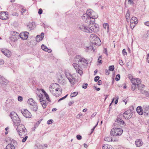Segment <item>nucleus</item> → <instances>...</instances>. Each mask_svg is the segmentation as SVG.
Here are the masks:
<instances>
[{
  "label": "nucleus",
  "instance_id": "obj_11",
  "mask_svg": "<svg viewBox=\"0 0 149 149\" xmlns=\"http://www.w3.org/2000/svg\"><path fill=\"white\" fill-rule=\"evenodd\" d=\"M65 74L69 82L71 84L74 85L76 81L75 79L74 78V74L71 75L69 73H66Z\"/></svg>",
  "mask_w": 149,
  "mask_h": 149
},
{
  "label": "nucleus",
  "instance_id": "obj_19",
  "mask_svg": "<svg viewBox=\"0 0 149 149\" xmlns=\"http://www.w3.org/2000/svg\"><path fill=\"white\" fill-rule=\"evenodd\" d=\"M1 51L3 54L8 57H9L10 56L11 53L7 49H3L1 50Z\"/></svg>",
  "mask_w": 149,
  "mask_h": 149
},
{
  "label": "nucleus",
  "instance_id": "obj_53",
  "mask_svg": "<svg viewBox=\"0 0 149 149\" xmlns=\"http://www.w3.org/2000/svg\"><path fill=\"white\" fill-rule=\"evenodd\" d=\"M96 114V112L94 113L91 116V118L92 119L93 118Z\"/></svg>",
  "mask_w": 149,
  "mask_h": 149
},
{
  "label": "nucleus",
  "instance_id": "obj_14",
  "mask_svg": "<svg viewBox=\"0 0 149 149\" xmlns=\"http://www.w3.org/2000/svg\"><path fill=\"white\" fill-rule=\"evenodd\" d=\"M21 113L26 118H30L31 117L32 115L31 113L27 109L21 110Z\"/></svg>",
  "mask_w": 149,
  "mask_h": 149
},
{
  "label": "nucleus",
  "instance_id": "obj_25",
  "mask_svg": "<svg viewBox=\"0 0 149 149\" xmlns=\"http://www.w3.org/2000/svg\"><path fill=\"white\" fill-rule=\"evenodd\" d=\"M41 48L44 51L48 53H50L52 52L51 49H49L46 46L43 44L41 45Z\"/></svg>",
  "mask_w": 149,
  "mask_h": 149
},
{
  "label": "nucleus",
  "instance_id": "obj_30",
  "mask_svg": "<svg viewBox=\"0 0 149 149\" xmlns=\"http://www.w3.org/2000/svg\"><path fill=\"white\" fill-rule=\"evenodd\" d=\"M6 149H15V148L13 144H9L6 146Z\"/></svg>",
  "mask_w": 149,
  "mask_h": 149
},
{
  "label": "nucleus",
  "instance_id": "obj_31",
  "mask_svg": "<svg viewBox=\"0 0 149 149\" xmlns=\"http://www.w3.org/2000/svg\"><path fill=\"white\" fill-rule=\"evenodd\" d=\"M56 93L54 94V95L58 97L61 95L62 93L61 89L58 88V90L57 91H56Z\"/></svg>",
  "mask_w": 149,
  "mask_h": 149
},
{
  "label": "nucleus",
  "instance_id": "obj_7",
  "mask_svg": "<svg viewBox=\"0 0 149 149\" xmlns=\"http://www.w3.org/2000/svg\"><path fill=\"white\" fill-rule=\"evenodd\" d=\"M79 28L81 31L86 33H91L93 31L94 32V29L93 28L91 29L88 27L85 24H81L79 26Z\"/></svg>",
  "mask_w": 149,
  "mask_h": 149
},
{
  "label": "nucleus",
  "instance_id": "obj_35",
  "mask_svg": "<svg viewBox=\"0 0 149 149\" xmlns=\"http://www.w3.org/2000/svg\"><path fill=\"white\" fill-rule=\"evenodd\" d=\"M104 140L106 141L109 142L112 141V139L110 137H105L104 139Z\"/></svg>",
  "mask_w": 149,
  "mask_h": 149
},
{
  "label": "nucleus",
  "instance_id": "obj_29",
  "mask_svg": "<svg viewBox=\"0 0 149 149\" xmlns=\"http://www.w3.org/2000/svg\"><path fill=\"white\" fill-rule=\"evenodd\" d=\"M102 149H114L110 145L104 144L102 146Z\"/></svg>",
  "mask_w": 149,
  "mask_h": 149
},
{
  "label": "nucleus",
  "instance_id": "obj_55",
  "mask_svg": "<svg viewBox=\"0 0 149 149\" xmlns=\"http://www.w3.org/2000/svg\"><path fill=\"white\" fill-rule=\"evenodd\" d=\"M145 94L146 97H149V92L146 91V92L145 93Z\"/></svg>",
  "mask_w": 149,
  "mask_h": 149
},
{
  "label": "nucleus",
  "instance_id": "obj_13",
  "mask_svg": "<svg viewBox=\"0 0 149 149\" xmlns=\"http://www.w3.org/2000/svg\"><path fill=\"white\" fill-rule=\"evenodd\" d=\"M19 38V33L16 32H13L11 36L10 37V39L11 41L14 42L16 41Z\"/></svg>",
  "mask_w": 149,
  "mask_h": 149
},
{
  "label": "nucleus",
  "instance_id": "obj_62",
  "mask_svg": "<svg viewBox=\"0 0 149 149\" xmlns=\"http://www.w3.org/2000/svg\"><path fill=\"white\" fill-rule=\"evenodd\" d=\"M74 103V101H72L71 102H70L68 103V105L69 106H71L72 104H73Z\"/></svg>",
  "mask_w": 149,
  "mask_h": 149
},
{
  "label": "nucleus",
  "instance_id": "obj_61",
  "mask_svg": "<svg viewBox=\"0 0 149 149\" xmlns=\"http://www.w3.org/2000/svg\"><path fill=\"white\" fill-rule=\"evenodd\" d=\"M102 81L101 80H99L98 81V82L97 84L98 85H100L102 84Z\"/></svg>",
  "mask_w": 149,
  "mask_h": 149
},
{
  "label": "nucleus",
  "instance_id": "obj_12",
  "mask_svg": "<svg viewBox=\"0 0 149 149\" xmlns=\"http://www.w3.org/2000/svg\"><path fill=\"white\" fill-rule=\"evenodd\" d=\"M123 115L125 119H129L132 117V112L130 110H127L125 112Z\"/></svg>",
  "mask_w": 149,
  "mask_h": 149
},
{
  "label": "nucleus",
  "instance_id": "obj_43",
  "mask_svg": "<svg viewBox=\"0 0 149 149\" xmlns=\"http://www.w3.org/2000/svg\"><path fill=\"white\" fill-rule=\"evenodd\" d=\"M87 86L88 84L87 83L84 84L82 85V87L83 88L85 89L87 88Z\"/></svg>",
  "mask_w": 149,
  "mask_h": 149
},
{
  "label": "nucleus",
  "instance_id": "obj_10",
  "mask_svg": "<svg viewBox=\"0 0 149 149\" xmlns=\"http://www.w3.org/2000/svg\"><path fill=\"white\" fill-rule=\"evenodd\" d=\"M37 95L38 96L39 98V100L42 106L43 109H45L47 105V104L46 101L45 100L44 97L42 94L40 93V94H37Z\"/></svg>",
  "mask_w": 149,
  "mask_h": 149
},
{
  "label": "nucleus",
  "instance_id": "obj_64",
  "mask_svg": "<svg viewBox=\"0 0 149 149\" xmlns=\"http://www.w3.org/2000/svg\"><path fill=\"white\" fill-rule=\"evenodd\" d=\"M147 61H148V63H149V54H148L147 55Z\"/></svg>",
  "mask_w": 149,
  "mask_h": 149
},
{
  "label": "nucleus",
  "instance_id": "obj_9",
  "mask_svg": "<svg viewBox=\"0 0 149 149\" xmlns=\"http://www.w3.org/2000/svg\"><path fill=\"white\" fill-rule=\"evenodd\" d=\"M59 85L57 83L52 84L49 87V90L51 93L54 95V91L58 90Z\"/></svg>",
  "mask_w": 149,
  "mask_h": 149
},
{
  "label": "nucleus",
  "instance_id": "obj_17",
  "mask_svg": "<svg viewBox=\"0 0 149 149\" xmlns=\"http://www.w3.org/2000/svg\"><path fill=\"white\" fill-rule=\"evenodd\" d=\"M8 81L0 75V84L2 86H4L8 83Z\"/></svg>",
  "mask_w": 149,
  "mask_h": 149
},
{
  "label": "nucleus",
  "instance_id": "obj_52",
  "mask_svg": "<svg viewBox=\"0 0 149 149\" xmlns=\"http://www.w3.org/2000/svg\"><path fill=\"white\" fill-rule=\"evenodd\" d=\"M119 64L121 66H122L123 65V63L122 61L121 60H120L119 61Z\"/></svg>",
  "mask_w": 149,
  "mask_h": 149
},
{
  "label": "nucleus",
  "instance_id": "obj_59",
  "mask_svg": "<svg viewBox=\"0 0 149 149\" xmlns=\"http://www.w3.org/2000/svg\"><path fill=\"white\" fill-rule=\"evenodd\" d=\"M144 24L147 26H149V21L144 22Z\"/></svg>",
  "mask_w": 149,
  "mask_h": 149
},
{
  "label": "nucleus",
  "instance_id": "obj_38",
  "mask_svg": "<svg viewBox=\"0 0 149 149\" xmlns=\"http://www.w3.org/2000/svg\"><path fill=\"white\" fill-rule=\"evenodd\" d=\"M114 68L113 65H111L109 67V70L110 71H113L114 70Z\"/></svg>",
  "mask_w": 149,
  "mask_h": 149
},
{
  "label": "nucleus",
  "instance_id": "obj_26",
  "mask_svg": "<svg viewBox=\"0 0 149 149\" xmlns=\"http://www.w3.org/2000/svg\"><path fill=\"white\" fill-rule=\"evenodd\" d=\"M40 90L42 91V93H43L44 95V96L46 97V99L47 100L48 102H50V100L49 98V96L46 92L43 89H41Z\"/></svg>",
  "mask_w": 149,
  "mask_h": 149
},
{
  "label": "nucleus",
  "instance_id": "obj_49",
  "mask_svg": "<svg viewBox=\"0 0 149 149\" xmlns=\"http://www.w3.org/2000/svg\"><path fill=\"white\" fill-rule=\"evenodd\" d=\"M4 63V60L2 59H0V65H3Z\"/></svg>",
  "mask_w": 149,
  "mask_h": 149
},
{
  "label": "nucleus",
  "instance_id": "obj_20",
  "mask_svg": "<svg viewBox=\"0 0 149 149\" xmlns=\"http://www.w3.org/2000/svg\"><path fill=\"white\" fill-rule=\"evenodd\" d=\"M144 85L143 84H140L139 86H138L137 88L138 90H139L140 92L142 94H145L146 91L144 90Z\"/></svg>",
  "mask_w": 149,
  "mask_h": 149
},
{
  "label": "nucleus",
  "instance_id": "obj_8",
  "mask_svg": "<svg viewBox=\"0 0 149 149\" xmlns=\"http://www.w3.org/2000/svg\"><path fill=\"white\" fill-rule=\"evenodd\" d=\"M28 103L31 106V107L32 110L35 111H36L37 110L38 108L37 103L33 99L30 98L29 99Z\"/></svg>",
  "mask_w": 149,
  "mask_h": 149
},
{
  "label": "nucleus",
  "instance_id": "obj_48",
  "mask_svg": "<svg viewBox=\"0 0 149 149\" xmlns=\"http://www.w3.org/2000/svg\"><path fill=\"white\" fill-rule=\"evenodd\" d=\"M98 122L99 121L97 122V124H96V125L94 127H93V128H92L91 130V133H92L93 132V131L94 130H95V128L96 127V126L98 124Z\"/></svg>",
  "mask_w": 149,
  "mask_h": 149
},
{
  "label": "nucleus",
  "instance_id": "obj_21",
  "mask_svg": "<svg viewBox=\"0 0 149 149\" xmlns=\"http://www.w3.org/2000/svg\"><path fill=\"white\" fill-rule=\"evenodd\" d=\"M28 29L30 30L33 29L36 27V25L34 22L29 23L27 26Z\"/></svg>",
  "mask_w": 149,
  "mask_h": 149
},
{
  "label": "nucleus",
  "instance_id": "obj_45",
  "mask_svg": "<svg viewBox=\"0 0 149 149\" xmlns=\"http://www.w3.org/2000/svg\"><path fill=\"white\" fill-rule=\"evenodd\" d=\"M28 138V136H25L23 138V139H22V142H25L26 140V139H27Z\"/></svg>",
  "mask_w": 149,
  "mask_h": 149
},
{
  "label": "nucleus",
  "instance_id": "obj_42",
  "mask_svg": "<svg viewBox=\"0 0 149 149\" xmlns=\"http://www.w3.org/2000/svg\"><path fill=\"white\" fill-rule=\"evenodd\" d=\"M100 77L98 76H96L94 78V81L95 82L97 81L99 79Z\"/></svg>",
  "mask_w": 149,
  "mask_h": 149
},
{
  "label": "nucleus",
  "instance_id": "obj_63",
  "mask_svg": "<svg viewBox=\"0 0 149 149\" xmlns=\"http://www.w3.org/2000/svg\"><path fill=\"white\" fill-rule=\"evenodd\" d=\"M119 99V97L117 96L116 97V99L115 101V104H116L118 102V100Z\"/></svg>",
  "mask_w": 149,
  "mask_h": 149
},
{
  "label": "nucleus",
  "instance_id": "obj_18",
  "mask_svg": "<svg viewBox=\"0 0 149 149\" xmlns=\"http://www.w3.org/2000/svg\"><path fill=\"white\" fill-rule=\"evenodd\" d=\"M29 34L28 32L25 31L24 32H21L19 35L21 38L23 40H26L28 38V35Z\"/></svg>",
  "mask_w": 149,
  "mask_h": 149
},
{
  "label": "nucleus",
  "instance_id": "obj_47",
  "mask_svg": "<svg viewBox=\"0 0 149 149\" xmlns=\"http://www.w3.org/2000/svg\"><path fill=\"white\" fill-rule=\"evenodd\" d=\"M18 100L19 101H22L23 100L22 97L21 96H19L18 97Z\"/></svg>",
  "mask_w": 149,
  "mask_h": 149
},
{
  "label": "nucleus",
  "instance_id": "obj_4",
  "mask_svg": "<svg viewBox=\"0 0 149 149\" xmlns=\"http://www.w3.org/2000/svg\"><path fill=\"white\" fill-rule=\"evenodd\" d=\"M90 40L93 44L97 46H99L101 45V42L100 38L95 34H91Z\"/></svg>",
  "mask_w": 149,
  "mask_h": 149
},
{
  "label": "nucleus",
  "instance_id": "obj_28",
  "mask_svg": "<svg viewBox=\"0 0 149 149\" xmlns=\"http://www.w3.org/2000/svg\"><path fill=\"white\" fill-rule=\"evenodd\" d=\"M138 22V19L135 17H132L130 19V23H131V24L133 23L137 24Z\"/></svg>",
  "mask_w": 149,
  "mask_h": 149
},
{
  "label": "nucleus",
  "instance_id": "obj_27",
  "mask_svg": "<svg viewBox=\"0 0 149 149\" xmlns=\"http://www.w3.org/2000/svg\"><path fill=\"white\" fill-rule=\"evenodd\" d=\"M143 109H142L140 106H138L136 109L137 112L140 115H142L143 113Z\"/></svg>",
  "mask_w": 149,
  "mask_h": 149
},
{
  "label": "nucleus",
  "instance_id": "obj_32",
  "mask_svg": "<svg viewBox=\"0 0 149 149\" xmlns=\"http://www.w3.org/2000/svg\"><path fill=\"white\" fill-rule=\"evenodd\" d=\"M103 27L104 29H107V32H108L109 31V24L106 23H104L103 24Z\"/></svg>",
  "mask_w": 149,
  "mask_h": 149
},
{
  "label": "nucleus",
  "instance_id": "obj_44",
  "mask_svg": "<svg viewBox=\"0 0 149 149\" xmlns=\"http://www.w3.org/2000/svg\"><path fill=\"white\" fill-rule=\"evenodd\" d=\"M76 137L77 139L79 140H81L82 138V137L79 134L77 135Z\"/></svg>",
  "mask_w": 149,
  "mask_h": 149
},
{
  "label": "nucleus",
  "instance_id": "obj_40",
  "mask_svg": "<svg viewBox=\"0 0 149 149\" xmlns=\"http://www.w3.org/2000/svg\"><path fill=\"white\" fill-rule=\"evenodd\" d=\"M21 12L22 15L25 14V12L26 11V10L25 9L22 8V9Z\"/></svg>",
  "mask_w": 149,
  "mask_h": 149
},
{
  "label": "nucleus",
  "instance_id": "obj_22",
  "mask_svg": "<svg viewBox=\"0 0 149 149\" xmlns=\"http://www.w3.org/2000/svg\"><path fill=\"white\" fill-rule=\"evenodd\" d=\"M135 144L136 147H140L143 144V142L141 139H137L135 141Z\"/></svg>",
  "mask_w": 149,
  "mask_h": 149
},
{
  "label": "nucleus",
  "instance_id": "obj_33",
  "mask_svg": "<svg viewBox=\"0 0 149 149\" xmlns=\"http://www.w3.org/2000/svg\"><path fill=\"white\" fill-rule=\"evenodd\" d=\"M36 41L37 42H39L40 41L42 40V38L40 37V36L37 35L36 37Z\"/></svg>",
  "mask_w": 149,
  "mask_h": 149
},
{
  "label": "nucleus",
  "instance_id": "obj_24",
  "mask_svg": "<svg viewBox=\"0 0 149 149\" xmlns=\"http://www.w3.org/2000/svg\"><path fill=\"white\" fill-rule=\"evenodd\" d=\"M19 136L22 138H23L26 136L27 134V131L26 130H24L22 131H20L18 132Z\"/></svg>",
  "mask_w": 149,
  "mask_h": 149
},
{
  "label": "nucleus",
  "instance_id": "obj_39",
  "mask_svg": "<svg viewBox=\"0 0 149 149\" xmlns=\"http://www.w3.org/2000/svg\"><path fill=\"white\" fill-rule=\"evenodd\" d=\"M136 24L133 23L131 24V23H130V26L131 28L132 29H133L135 26Z\"/></svg>",
  "mask_w": 149,
  "mask_h": 149
},
{
  "label": "nucleus",
  "instance_id": "obj_16",
  "mask_svg": "<svg viewBox=\"0 0 149 149\" xmlns=\"http://www.w3.org/2000/svg\"><path fill=\"white\" fill-rule=\"evenodd\" d=\"M0 18L3 20L7 19L8 18V12H0Z\"/></svg>",
  "mask_w": 149,
  "mask_h": 149
},
{
  "label": "nucleus",
  "instance_id": "obj_5",
  "mask_svg": "<svg viewBox=\"0 0 149 149\" xmlns=\"http://www.w3.org/2000/svg\"><path fill=\"white\" fill-rule=\"evenodd\" d=\"M123 132V131L121 128L115 127L111 129L110 134L113 136H119L122 134Z\"/></svg>",
  "mask_w": 149,
  "mask_h": 149
},
{
  "label": "nucleus",
  "instance_id": "obj_56",
  "mask_svg": "<svg viewBox=\"0 0 149 149\" xmlns=\"http://www.w3.org/2000/svg\"><path fill=\"white\" fill-rule=\"evenodd\" d=\"M12 15L14 16H18V14L16 12L13 13Z\"/></svg>",
  "mask_w": 149,
  "mask_h": 149
},
{
  "label": "nucleus",
  "instance_id": "obj_37",
  "mask_svg": "<svg viewBox=\"0 0 149 149\" xmlns=\"http://www.w3.org/2000/svg\"><path fill=\"white\" fill-rule=\"evenodd\" d=\"M120 78V75L119 74H118L116 75L115 79L116 81L119 80Z\"/></svg>",
  "mask_w": 149,
  "mask_h": 149
},
{
  "label": "nucleus",
  "instance_id": "obj_51",
  "mask_svg": "<svg viewBox=\"0 0 149 149\" xmlns=\"http://www.w3.org/2000/svg\"><path fill=\"white\" fill-rule=\"evenodd\" d=\"M134 0H128L129 3L130 4H134Z\"/></svg>",
  "mask_w": 149,
  "mask_h": 149
},
{
  "label": "nucleus",
  "instance_id": "obj_23",
  "mask_svg": "<svg viewBox=\"0 0 149 149\" xmlns=\"http://www.w3.org/2000/svg\"><path fill=\"white\" fill-rule=\"evenodd\" d=\"M143 112L148 115L149 113V106L147 105L143 106Z\"/></svg>",
  "mask_w": 149,
  "mask_h": 149
},
{
  "label": "nucleus",
  "instance_id": "obj_34",
  "mask_svg": "<svg viewBox=\"0 0 149 149\" xmlns=\"http://www.w3.org/2000/svg\"><path fill=\"white\" fill-rule=\"evenodd\" d=\"M78 93L77 92H74L71 94L70 96L71 97H73L77 95Z\"/></svg>",
  "mask_w": 149,
  "mask_h": 149
},
{
  "label": "nucleus",
  "instance_id": "obj_2",
  "mask_svg": "<svg viewBox=\"0 0 149 149\" xmlns=\"http://www.w3.org/2000/svg\"><path fill=\"white\" fill-rule=\"evenodd\" d=\"M98 15L96 13L91 9L87 10L86 14H84L82 16V18L86 23L90 24H94L95 19L97 18Z\"/></svg>",
  "mask_w": 149,
  "mask_h": 149
},
{
  "label": "nucleus",
  "instance_id": "obj_46",
  "mask_svg": "<svg viewBox=\"0 0 149 149\" xmlns=\"http://www.w3.org/2000/svg\"><path fill=\"white\" fill-rule=\"evenodd\" d=\"M122 53H123V55H127V53L126 52V50L125 49H123V51H122Z\"/></svg>",
  "mask_w": 149,
  "mask_h": 149
},
{
  "label": "nucleus",
  "instance_id": "obj_36",
  "mask_svg": "<svg viewBox=\"0 0 149 149\" xmlns=\"http://www.w3.org/2000/svg\"><path fill=\"white\" fill-rule=\"evenodd\" d=\"M130 14L129 13V11L128 10L127 11V13L126 14L125 17L126 19L128 20L130 18Z\"/></svg>",
  "mask_w": 149,
  "mask_h": 149
},
{
  "label": "nucleus",
  "instance_id": "obj_57",
  "mask_svg": "<svg viewBox=\"0 0 149 149\" xmlns=\"http://www.w3.org/2000/svg\"><path fill=\"white\" fill-rule=\"evenodd\" d=\"M109 74V72L108 70L106 69L105 70V74L107 75H108Z\"/></svg>",
  "mask_w": 149,
  "mask_h": 149
},
{
  "label": "nucleus",
  "instance_id": "obj_54",
  "mask_svg": "<svg viewBox=\"0 0 149 149\" xmlns=\"http://www.w3.org/2000/svg\"><path fill=\"white\" fill-rule=\"evenodd\" d=\"M42 10L41 8H40L38 12V13L39 15H40L42 14Z\"/></svg>",
  "mask_w": 149,
  "mask_h": 149
},
{
  "label": "nucleus",
  "instance_id": "obj_50",
  "mask_svg": "<svg viewBox=\"0 0 149 149\" xmlns=\"http://www.w3.org/2000/svg\"><path fill=\"white\" fill-rule=\"evenodd\" d=\"M53 120H49L47 121V123L48 124H50L53 123Z\"/></svg>",
  "mask_w": 149,
  "mask_h": 149
},
{
  "label": "nucleus",
  "instance_id": "obj_1",
  "mask_svg": "<svg viewBox=\"0 0 149 149\" xmlns=\"http://www.w3.org/2000/svg\"><path fill=\"white\" fill-rule=\"evenodd\" d=\"M75 61L77 63H74L73 66L76 70V72L81 76L83 73V70L81 67L85 66L88 64V62L84 58L79 55L75 56Z\"/></svg>",
  "mask_w": 149,
  "mask_h": 149
},
{
  "label": "nucleus",
  "instance_id": "obj_60",
  "mask_svg": "<svg viewBox=\"0 0 149 149\" xmlns=\"http://www.w3.org/2000/svg\"><path fill=\"white\" fill-rule=\"evenodd\" d=\"M40 37L42 38V39H43V37L44 36V33L43 32L41 34V35H40Z\"/></svg>",
  "mask_w": 149,
  "mask_h": 149
},
{
  "label": "nucleus",
  "instance_id": "obj_41",
  "mask_svg": "<svg viewBox=\"0 0 149 149\" xmlns=\"http://www.w3.org/2000/svg\"><path fill=\"white\" fill-rule=\"evenodd\" d=\"M68 95H65V96L60 98L58 101V102H59L60 101L63 100H64V99H65L66 97H67V96Z\"/></svg>",
  "mask_w": 149,
  "mask_h": 149
},
{
  "label": "nucleus",
  "instance_id": "obj_3",
  "mask_svg": "<svg viewBox=\"0 0 149 149\" xmlns=\"http://www.w3.org/2000/svg\"><path fill=\"white\" fill-rule=\"evenodd\" d=\"M10 117L14 125L17 126V130L18 132L26 130L23 125L22 124H19L20 120L16 113L14 112H11Z\"/></svg>",
  "mask_w": 149,
  "mask_h": 149
},
{
  "label": "nucleus",
  "instance_id": "obj_6",
  "mask_svg": "<svg viewBox=\"0 0 149 149\" xmlns=\"http://www.w3.org/2000/svg\"><path fill=\"white\" fill-rule=\"evenodd\" d=\"M141 80L140 79H135L132 78L131 81L132 85V89L133 90L137 89L138 86L141 84Z\"/></svg>",
  "mask_w": 149,
  "mask_h": 149
},
{
  "label": "nucleus",
  "instance_id": "obj_15",
  "mask_svg": "<svg viewBox=\"0 0 149 149\" xmlns=\"http://www.w3.org/2000/svg\"><path fill=\"white\" fill-rule=\"evenodd\" d=\"M123 116L122 114H120L118 116L116 120V123H119L120 124L123 125L125 123L122 120Z\"/></svg>",
  "mask_w": 149,
  "mask_h": 149
},
{
  "label": "nucleus",
  "instance_id": "obj_58",
  "mask_svg": "<svg viewBox=\"0 0 149 149\" xmlns=\"http://www.w3.org/2000/svg\"><path fill=\"white\" fill-rule=\"evenodd\" d=\"M40 123L39 121H38L37 122V123H36V124L35 125V128H36V127H37L38 126V125Z\"/></svg>",
  "mask_w": 149,
  "mask_h": 149
}]
</instances>
